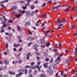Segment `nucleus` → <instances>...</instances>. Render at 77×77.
<instances>
[{"instance_id":"nucleus-1","label":"nucleus","mask_w":77,"mask_h":77,"mask_svg":"<svg viewBox=\"0 0 77 77\" xmlns=\"http://www.w3.org/2000/svg\"><path fill=\"white\" fill-rule=\"evenodd\" d=\"M57 23L58 24V27L57 28V29H62L61 26H63V24L61 23H62V21L61 20H60V18H58L57 20Z\"/></svg>"},{"instance_id":"nucleus-2","label":"nucleus","mask_w":77,"mask_h":77,"mask_svg":"<svg viewBox=\"0 0 77 77\" xmlns=\"http://www.w3.org/2000/svg\"><path fill=\"white\" fill-rule=\"evenodd\" d=\"M61 7V5H58L57 6H53L52 8V10H54V9H57L58 8H59Z\"/></svg>"},{"instance_id":"nucleus-3","label":"nucleus","mask_w":77,"mask_h":77,"mask_svg":"<svg viewBox=\"0 0 77 77\" xmlns=\"http://www.w3.org/2000/svg\"><path fill=\"white\" fill-rule=\"evenodd\" d=\"M24 71L25 70L24 69H20L18 71V73H19L21 75L23 74L24 72Z\"/></svg>"},{"instance_id":"nucleus-4","label":"nucleus","mask_w":77,"mask_h":77,"mask_svg":"<svg viewBox=\"0 0 77 77\" xmlns=\"http://www.w3.org/2000/svg\"><path fill=\"white\" fill-rule=\"evenodd\" d=\"M40 44H44L45 42V41L44 39H41L40 40Z\"/></svg>"},{"instance_id":"nucleus-5","label":"nucleus","mask_w":77,"mask_h":77,"mask_svg":"<svg viewBox=\"0 0 77 77\" xmlns=\"http://www.w3.org/2000/svg\"><path fill=\"white\" fill-rule=\"evenodd\" d=\"M42 66V65L40 66H39H39L38 65H37V66H36V67H37V68H38V71H40L41 70H40V69H41Z\"/></svg>"},{"instance_id":"nucleus-6","label":"nucleus","mask_w":77,"mask_h":77,"mask_svg":"<svg viewBox=\"0 0 77 77\" xmlns=\"http://www.w3.org/2000/svg\"><path fill=\"white\" fill-rule=\"evenodd\" d=\"M26 14L27 16H30L31 15V13L29 11H26Z\"/></svg>"},{"instance_id":"nucleus-7","label":"nucleus","mask_w":77,"mask_h":77,"mask_svg":"<svg viewBox=\"0 0 77 77\" xmlns=\"http://www.w3.org/2000/svg\"><path fill=\"white\" fill-rule=\"evenodd\" d=\"M20 45V44H14V47H18Z\"/></svg>"},{"instance_id":"nucleus-8","label":"nucleus","mask_w":77,"mask_h":77,"mask_svg":"<svg viewBox=\"0 0 77 77\" xmlns=\"http://www.w3.org/2000/svg\"><path fill=\"white\" fill-rule=\"evenodd\" d=\"M9 72L10 74H11V75H14L15 74V73L14 72L11 71H9Z\"/></svg>"},{"instance_id":"nucleus-9","label":"nucleus","mask_w":77,"mask_h":77,"mask_svg":"<svg viewBox=\"0 0 77 77\" xmlns=\"http://www.w3.org/2000/svg\"><path fill=\"white\" fill-rule=\"evenodd\" d=\"M26 5L25 7L23 6L22 7V9H24V10L25 9H26V8H27V6L28 5H26V4H25Z\"/></svg>"},{"instance_id":"nucleus-10","label":"nucleus","mask_w":77,"mask_h":77,"mask_svg":"<svg viewBox=\"0 0 77 77\" xmlns=\"http://www.w3.org/2000/svg\"><path fill=\"white\" fill-rule=\"evenodd\" d=\"M30 68L31 69H35V68H37V67H36V66L35 67L34 66H30Z\"/></svg>"},{"instance_id":"nucleus-11","label":"nucleus","mask_w":77,"mask_h":77,"mask_svg":"<svg viewBox=\"0 0 77 77\" xmlns=\"http://www.w3.org/2000/svg\"><path fill=\"white\" fill-rule=\"evenodd\" d=\"M72 72L73 73V74H77V72L73 70L72 71Z\"/></svg>"},{"instance_id":"nucleus-12","label":"nucleus","mask_w":77,"mask_h":77,"mask_svg":"<svg viewBox=\"0 0 77 77\" xmlns=\"http://www.w3.org/2000/svg\"><path fill=\"white\" fill-rule=\"evenodd\" d=\"M15 16L17 18H20V17H21V14H19L18 15L16 14Z\"/></svg>"},{"instance_id":"nucleus-13","label":"nucleus","mask_w":77,"mask_h":77,"mask_svg":"<svg viewBox=\"0 0 77 77\" xmlns=\"http://www.w3.org/2000/svg\"><path fill=\"white\" fill-rule=\"evenodd\" d=\"M2 30H0V32L1 33H3V32H5L4 31L5 30L3 29V28L2 27L1 28Z\"/></svg>"},{"instance_id":"nucleus-14","label":"nucleus","mask_w":77,"mask_h":77,"mask_svg":"<svg viewBox=\"0 0 77 77\" xmlns=\"http://www.w3.org/2000/svg\"><path fill=\"white\" fill-rule=\"evenodd\" d=\"M30 22H27L25 23L26 26H29L30 25Z\"/></svg>"},{"instance_id":"nucleus-15","label":"nucleus","mask_w":77,"mask_h":77,"mask_svg":"<svg viewBox=\"0 0 77 77\" xmlns=\"http://www.w3.org/2000/svg\"><path fill=\"white\" fill-rule=\"evenodd\" d=\"M43 55L44 56L46 57V56H48V54H47V52H44L43 53Z\"/></svg>"},{"instance_id":"nucleus-16","label":"nucleus","mask_w":77,"mask_h":77,"mask_svg":"<svg viewBox=\"0 0 77 77\" xmlns=\"http://www.w3.org/2000/svg\"><path fill=\"white\" fill-rule=\"evenodd\" d=\"M17 29L19 31H20L21 30V28H20V26H19V25H18L17 26Z\"/></svg>"},{"instance_id":"nucleus-17","label":"nucleus","mask_w":77,"mask_h":77,"mask_svg":"<svg viewBox=\"0 0 77 77\" xmlns=\"http://www.w3.org/2000/svg\"><path fill=\"white\" fill-rule=\"evenodd\" d=\"M31 2V0H28L27 3V5L28 6H29L30 5V4H29V3H30V2Z\"/></svg>"},{"instance_id":"nucleus-18","label":"nucleus","mask_w":77,"mask_h":77,"mask_svg":"<svg viewBox=\"0 0 77 77\" xmlns=\"http://www.w3.org/2000/svg\"><path fill=\"white\" fill-rule=\"evenodd\" d=\"M47 65H48L47 63H45L44 64V66H45V68H47Z\"/></svg>"},{"instance_id":"nucleus-19","label":"nucleus","mask_w":77,"mask_h":77,"mask_svg":"<svg viewBox=\"0 0 77 77\" xmlns=\"http://www.w3.org/2000/svg\"><path fill=\"white\" fill-rule=\"evenodd\" d=\"M57 60L60 62V60H61V59H60V57H59V56H58L57 58Z\"/></svg>"},{"instance_id":"nucleus-20","label":"nucleus","mask_w":77,"mask_h":77,"mask_svg":"<svg viewBox=\"0 0 77 77\" xmlns=\"http://www.w3.org/2000/svg\"><path fill=\"white\" fill-rule=\"evenodd\" d=\"M38 45L37 44H35L33 45V47H35V48H36V47H38Z\"/></svg>"},{"instance_id":"nucleus-21","label":"nucleus","mask_w":77,"mask_h":77,"mask_svg":"<svg viewBox=\"0 0 77 77\" xmlns=\"http://www.w3.org/2000/svg\"><path fill=\"white\" fill-rule=\"evenodd\" d=\"M30 7L31 9H33L35 8V6L33 5L31 6Z\"/></svg>"},{"instance_id":"nucleus-22","label":"nucleus","mask_w":77,"mask_h":77,"mask_svg":"<svg viewBox=\"0 0 77 77\" xmlns=\"http://www.w3.org/2000/svg\"><path fill=\"white\" fill-rule=\"evenodd\" d=\"M4 63H5V64H6L8 63V60H5L4 61Z\"/></svg>"},{"instance_id":"nucleus-23","label":"nucleus","mask_w":77,"mask_h":77,"mask_svg":"<svg viewBox=\"0 0 77 77\" xmlns=\"http://www.w3.org/2000/svg\"><path fill=\"white\" fill-rule=\"evenodd\" d=\"M50 30L47 31L46 32V35H48V34H49V33H50Z\"/></svg>"},{"instance_id":"nucleus-24","label":"nucleus","mask_w":77,"mask_h":77,"mask_svg":"<svg viewBox=\"0 0 77 77\" xmlns=\"http://www.w3.org/2000/svg\"><path fill=\"white\" fill-rule=\"evenodd\" d=\"M3 18H4L5 21H7V20L8 21V20H8V19H7L6 18H5V17L4 16H3Z\"/></svg>"},{"instance_id":"nucleus-25","label":"nucleus","mask_w":77,"mask_h":77,"mask_svg":"<svg viewBox=\"0 0 77 77\" xmlns=\"http://www.w3.org/2000/svg\"><path fill=\"white\" fill-rule=\"evenodd\" d=\"M52 51L54 52H56V51H57V49H53Z\"/></svg>"},{"instance_id":"nucleus-26","label":"nucleus","mask_w":77,"mask_h":77,"mask_svg":"<svg viewBox=\"0 0 77 77\" xmlns=\"http://www.w3.org/2000/svg\"><path fill=\"white\" fill-rule=\"evenodd\" d=\"M53 73V72L52 70H50L49 71V73L50 74H52Z\"/></svg>"},{"instance_id":"nucleus-27","label":"nucleus","mask_w":77,"mask_h":77,"mask_svg":"<svg viewBox=\"0 0 77 77\" xmlns=\"http://www.w3.org/2000/svg\"><path fill=\"white\" fill-rule=\"evenodd\" d=\"M17 9V7L16 6L14 7L13 8V10H15V9Z\"/></svg>"},{"instance_id":"nucleus-28","label":"nucleus","mask_w":77,"mask_h":77,"mask_svg":"<svg viewBox=\"0 0 77 77\" xmlns=\"http://www.w3.org/2000/svg\"><path fill=\"white\" fill-rule=\"evenodd\" d=\"M48 68L49 69H51L52 68L51 66L50 65L48 67Z\"/></svg>"},{"instance_id":"nucleus-29","label":"nucleus","mask_w":77,"mask_h":77,"mask_svg":"<svg viewBox=\"0 0 77 77\" xmlns=\"http://www.w3.org/2000/svg\"><path fill=\"white\" fill-rule=\"evenodd\" d=\"M7 26V25H6V24H5L3 25L2 27V28H3V27L5 28V27H6Z\"/></svg>"},{"instance_id":"nucleus-30","label":"nucleus","mask_w":77,"mask_h":77,"mask_svg":"<svg viewBox=\"0 0 77 77\" xmlns=\"http://www.w3.org/2000/svg\"><path fill=\"white\" fill-rule=\"evenodd\" d=\"M22 60H20L18 61V63L20 64L21 63H22Z\"/></svg>"},{"instance_id":"nucleus-31","label":"nucleus","mask_w":77,"mask_h":77,"mask_svg":"<svg viewBox=\"0 0 77 77\" xmlns=\"http://www.w3.org/2000/svg\"><path fill=\"white\" fill-rule=\"evenodd\" d=\"M53 66L54 68H56V64H53Z\"/></svg>"},{"instance_id":"nucleus-32","label":"nucleus","mask_w":77,"mask_h":77,"mask_svg":"<svg viewBox=\"0 0 77 77\" xmlns=\"http://www.w3.org/2000/svg\"><path fill=\"white\" fill-rule=\"evenodd\" d=\"M50 45V43H48L46 45V46L47 47H49Z\"/></svg>"},{"instance_id":"nucleus-33","label":"nucleus","mask_w":77,"mask_h":77,"mask_svg":"<svg viewBox=\"0 0 77 77\" xmlns=\"http://www.w3.org/2000/svg\"><path fill=\"white\" fill-rule=\"evenodd\" d=\"M46 6V3H44L42 5V7H45Z\"/></svg>"},{"instance_id":"nucleus-34","label":"nucleus","mask_w":77,"mask_h":77,"mask_svg":"<svg viewBox=\"0 0 77 77\" xmlns=\"http://www.w3.org/2000/svg\"><path fill=\"white\" fill-rule=\"evenodd\" d=\"M18 39L19 40V42H22L23 40H21L20 38H18Z\"/></svg>"},{"instance_id":"nucleus-35","label":"nucleus","mask_w":77,"mask_h":77,"mask_svg":"<svg viewBox=\"0 0 77 77\" xmlns=\"http://www.w3.org/2000/svg\"><path fill=\"white\" fill-rule=\"evenodd\" d=\"M20 75H21L20 74H17L16 75V77H19V76H20Z\"/></svg>"},{"instance_id":"nucleus-36","label":"nucleus","mask_w":77,"mask_h":77,"mask_svg":"<svg viewBox=\"0 0 77 77\" xmlns=\"http://www.w3.org/2000/svg\"><path fill=\"white\" fill-rule=\"evenodd\" d=\"M24 71H25V74H27V69H26L25 70H24Z\"/></svg>"},{"instance_id":"nucleus-37","label":"nucleus","mask_w":77,"mask_h":77,"mask_svg":"<svg viewBox=\"0 0 77 77\" xmlns=\"http://www.w3.org/2000/svg\"><path fill=\"white\" fill-rule=\"evenodd\" d=\"M35 54L37 56H40V54H39V53L37 52L35 53Z\"/></svg>"},{"instance_id":"nucleus-38","label":"nucleus","mask_w":77,"mask_h":77,"mask_svg":"<svg viewBox=\"0 0 77 77\" xmlns=\"http://www.w3.org/2000/svg\"><path fill=\"white\" fill-rule=\"evenodd\" d=\"M31 66H32V65H33L35 64V62H33L31 63Z\"/></svg>"},{"instance_id":"nucleus-39","label":"nucleus","mask_w":77,"mask_h":77,"mask_svg":"<svg viewBox=\"0 0 77 77\" xmlns=\"http://www.w3.org/2000/svg\"><path fill=\"white\" fill-rule=\"evenodd\" d=\"M20 3H24L25 2L24 1H20Z\"/></svg>"},{"instance_id":"nucleus-40","label":"nucleus","mask_w":77,"mask_h":77,"mask_svg":"<svg viewBox=\"0 0 77 77\" xmlns=\"http://www.w3.org/2000/svg\"><path fill=\"white\" fill-rule=\"evenodd\" d=\"M30 66H26L25 67L26 68H30Z\"/></svg>"},{"instance_id":"nucleus-41","label":"nucleus","mask_w":77,"mask_h":77,"mask_svg":"<svg viewBox=\"0 0 77 77\" xmlns=\"http://www.w3.org/2000/svg\"><path fill=\"white\" fill-rule=\"evenodd\" d=\"M63 23H65V22H66V19H63Z\"/></svg>"},{"instance_id":"nucleus-42","label":"nucleus","mask_w":77,"mask_h":77,"mask_svg":"<svg viewBox=\"0 0 77 77\" xmlns=\"http://www.w3.org/2000/svg\"><path fill=\"white\" fill-rule=\"evenodd\" d=\"M48 60H49V59H48V58H46L45 59V61H46V62H48Z\"/></svg>"},{"instance_id":"nucleus-43","label":"nucleus","mask_w":77,"mask_h":77,"mask_svg":"<svg viewBox=\"0 0 77 77\" xmlns=\"http://www.w3.org/2000/svg\"><path fill=\"white\" fill-rule=\"evenodd\" d=\"M29 39H31V40H33L34 39V38L33 37H30Z\"/></svg>"},{"instance_id":"nucleus-44","label":"nucleus","mask_w":77,"mask_h":77,"mask_svg":"<svg viewBox=\"0 0 77 77\" xmlns=\"http://www.w3.org/2000/svg\"><path fill=\"white\" fill-rule=\"evenodd\" d=\"M36 59H37L38 60H39V57L37 56L36 57Z\"/></svg>"},{"instance_id":"nucleus-45","label":"nucleus","mask_w":77,"mask_h":77,"mask_svg":"<svg viewBox=\"0 0 77 77\" xmlns=\"http://www.w3.org/2000/svg\"><path fill=\"white\" fill-rule=\"evenodd\" d=\"M28 77H33V76L32 75V74H30Z\"/></svg>"},{"instance_id":"nucleus-46","label":"nucleus","mask_w":77,"mask_h":77,"mask_svg":"<svg viewBox=\"0 0 77 77\" xmlns=\"http://www.w3.org/2000/svg\"><path fill=\"white\" fill-rule=\"evenodd\" d=\"M71 26L72 28V29H74L75 28L74 26L72 25H71Z\"/></svg>"},{"instance_id":"nucleus-47","label":"nucleus","mask_w":77,"mask_h":77,"mask_svg":"<svg viewBox=\"0 0 77 77\" xmlns=\"http://www.w3.org/2000/svg\"><path fill=\"white\" fill-rule=\"evenodd\" d=\"M70 61H71V59H68L67 60V63H69L70 62Z\"/></svg>"},{"instance_id":"nucleus-48","label":"nucleus","mask_w":77,"mask_h":77,"mask_svg":"<svg viewBox=\"0 0 77 77\" xmlns=\"http://www.w3.org/2000/svg\"><path fill=\"white\" fill-rule=\"evenodd\" d=\"M33 43L32 42H31L29 43L28 44V46H30V45H31V44H32Z\"/></svg>"},{"instance_id":"nucleus-49","label":"nucleus","mask_w":77,"mask_h":77,"mask_svg":"<svg viewBox=\"0 0 77 77\" xmlns=\"http://www.w3.org/2000/svg\"><path fill=\"white\" fill-rule=\"evenodd\" d=\"M0 6H3V7H4V8H6V7L4 6V5H3V4L0 5Z\"/></svg>"},{"instance_id":"nucleus-50","label":"nucleus","mask_w":77,"mask_h":77,"mask_svg":"<svg viewBox=\"0 0 77 77\" xmlns=\"http://www.w3.org/2000/svg\"><path fill=\"white\" fill-rule=\"evenodd\" d=\"M29 73H31L32 72V69H29L28 71Z\"/></svg>"},{"instance_id":"nucleus-51","label":"nucleus","mask_w":77,"mask_h":77,"mask_svg":"<svg viewBox=\"0 0 77 77\" xmlns=\"http://www.w3.org/2000/svg\"><path fill=\"white\" fill-rule=\"evenodd\" d=\"M72 9L73 11H76L77 10V9H76L75 8H72Z\"/></svg>"},{"instance_id":"nucleus-52","label":"nucleus","mask_w":77,"mask_h":77,"mask_svg":"<svg viewBox=\"0 0 77 77\" xmlns=\"http://www.w3.org/2000/svg\"><path fill=\"white\" fill-rule=\"evenodd\" d=\"M62 44L61 43L59 45V47H62Z\"/></svg>"},{"instance_id":"nucleus-53","label":"nucleus","mask_w":77,"mask_h":77,"mask_svg":"<svg viewBox=\"0 0 77 77\" xmlns=\"http://www.w3.org/2000/svg\"><path fill=\"white\" fill-rule=\"evenodd\" d=\"M45 26V24H44V23H42V27H44V26Z\"/></svg>"},{"instance_id":"nucleus-54","label":"nucleus","mask_w":77,"mask_h":77,"mask_svg":"<svg viewBox=\"0 0 77 77\" xmlns=\"http://www.w3.org/2000/svg\"><path fill=\"white\" fill-rule=\"evenodd\" d=\"M6 48H8V43H6L5 45Z\"/></svg>"},{"instance_id":"nucleus-55","label":"nucleus","mask_w":77,"mask_h":77,"mask_svg":"<svg viewBox=\"0 0 77 77\" xmlns=\"http://www.w3.org/2000/svg\"><path fill=\"white\" fill-rule=\"evenodd\" d=\"M6 23L5 21H3L2 23V24H6Z\"/></svg>"},{"instance_id":"nucleus-56","label":"nucleus","mask_w":77,"mask_h":77,"mask_svg":"<svg viewBox=\"0 0 77 77\" xmlns=\"http://www.w3.org/2000/svg\"><path fill=\"white\" fill-rule=\"evenodd\" d=\"M69 11V8H66V11L67 12H68Z\"/></svg>"},{"instance_id":"nucleus-57","label":"nucleus","mask_w":77,"mask_h":77,"mask_svg":"<svg viewBox=\"0 0 77 77\" xmlns=\"http://www.w3.org/2000/svg\"><path fill=\"white\" fill-rule=\"evenodd\" d=\"M26 12L25 10H23L21 12V14H23V13H24Z\"/></svg>"},{"instance_id":"nucleus-58","label":"nucleus","mask_w":77,"mask_h":77,"mask_svg":"<svg viewBox=\"0 0 77 77\" xmlns=\"http://www.w3.org/2000/svg\"><path fill=\"white\" fill-rule=\"evenodd\" d=\"M26 59H27L28 60L29 59V56L28 55L26 56Z\"/></svg>"},{"instance_id":"nucleus-59","label":"nucleus","mask_w":77,"mask_h":77,"mask_svg":"<svg viewBox=\"0 0 77 77\" xmlns=\"http://www.w3.org/2000/svg\"><path fill=\"white\" fill-rule=\"evenodd\" d=\"M3 70V68L2 67H0V71Z\"/></svg>"},{"instance_id":"nucleus-60","label":"nucleus","mask_w":77,"mask_h":77,"mask_svg":"<svg viewBox=\"0 0 77 77\" xmlns=\"http://www.w3.org/2000/svg\"><path fill=\"white\" fill-rule=\"evenodd\" d=\"M57 44H56L55 45H54L55 48H57Z\"/></svg>"},{"instance_id":"nucleus-61","label":"nucleus","mask_w":77,"mask_h":77,"mask_svg":"<svg viewBox=\"0 0 77 77\" xmlns=\"http://www.w3.org/2000/svg\"><path fill=\"white\" fill-rule=\"evenodd\" d=\"M40 47H41V48H44V45H41L40 46Z\"/></svg>"},{"instance_id":"nucleus-62","label":"nucleus","mask_w":77,"mask_h":77,"mask_svg":"<svg viewBox=\"0 0 77 77\" xmlns=\"http://www.w3.org/2000/svg\"><path fill=\"white\" fill-rule=\"evenodd\" d=\"M20 55H21L20 54H18L17 55V57H19V56H20Z\"/></svg>"},{"instance_id":"nucleus-63","label":"nucleus","mask_w":77,"mask_h":77,"mask_svg":"<svg viewBox=\"0 0 77 77\" xmlns=\"http://www.w3.org/2000/svg\"><path fill=\"white\" fill-rule=\"evenodd\" d=\"M39 11V10H35L34 12H38Z\"/></svg>"},{"instance_id":"nucleus-64","label":"nucleus","mask_w":77,"mask_h":77,"mask_svg":"<svg viewBox=\"0 0 77 77\" xmlns=\"http://www.w3.org/2000/svg\"><path fill=\"white\" fill-rule=\"evenodd\" d=\"M41 77H44V74H42L41 76Z\"/></svg>"}]
</instances>
